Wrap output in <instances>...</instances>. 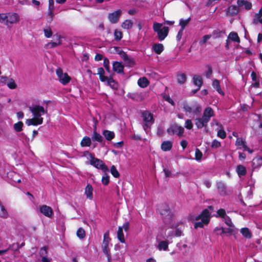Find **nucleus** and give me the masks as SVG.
Returning a JSON list of instances; mask_svg holds the SVG:
<instances>
[{
  "instance_id": "obj_1",
  "label": "nucleus",
  "mask_w": 262,
  "mask_h": 262,
  "mask_svg": "<svg viewBox=\"0 0 262 262\" xmlns=\"http://www.w3.org/2000/svg\"><path fill=\"white\" fill-rule=\"evenodd\" d=\"M83 156L85 157H89V158H90V160L89 161L90 164L92 165L95 168L99 169H101L104 172H106L108 171V168L106 165V164L103 162V161L95 157L94 154L90 152L89 151H85L83 152Z\"/></svg>"
},
{
  "instance_id": "obj_2",
  "label": "nucleus",
  "mask_w": 262,
  "mask_h": 262,
  "mask_svg": "<svg viewBox=\"0 0 262 262\" xmlns=\"http://www.w3.org/2000/svg\"><path fill=\"white\" fill-rule=\"evenodd\" d=\"M105 71L103 68H98L97 74L99 75V79L102 82H107V84L113 90H117L119 87L118 82L115 81L112 76H104Z\"/></svg>"
},
{
  "instance_id": "obj_3",
  "label": "nucleus",
  "mask_w": 262,
  "mask_h": 262,
  "mask_svg": "<svg viewBox=\"0 0 262 262\" xmlns=\"http://www.w3.org/2000/svg\"><path fill=\"white\" fill-rule=\"evenodd\" d=\"M194 219L196 221L201 220V221L196 222L194 223V227L195 229L203 227L204 224H208L210 221L209 210L207 209H204L200 214L195 217Z\"/></svg>"
},
{
  "instance_id": "obj_4",
  "label": "nucleus",
  "mask_w": 262,
  "mask_h": 262,
  "mask_svg": "<svg viewBox=\"0 0 262 262\" xmlns=\"http://www.w3.org/2000/svg\"><path fill=\"white\" fill-rule=\"evenodd\" d=\"M141 117L143 119V128L147 132L155 123L154 115L148 111H144L141 113Z\"/></svg>"
},
{
  "instance_id": "obj_5",
  "label": "nucleus",
  "mask_w": 262,
  "mask_h": 262,
  "mask_svg": "<svg viewBox=\"0 0 262 262\" xmlns=\"http://www.w3.org/2000/svg\"><path fill=\"white\" fill-rule=\"evenodd\" d=\"M159 210L163 222L166 224L170 223L172 220V213L169 206L166 203L162 204L160 206Z\"/></svg>"
},
{
  "instance_id": "obj_6",
  "label": "nucleus",
  "mask_w": 262,
  "mask_h": 262,
  "mask_svg": "<svg viewBox=\"0 0 262 262\" xmlns=\"http://www.w3.org/2000/svg\"><path fill=\"white\" fill-rule=\"evenodd\" d=\"M56 75L60 82L63 85L67 84L71 80V77L67 73H63L62 70L59 68L56 70Z\"/></svg>"
},
{
  "instance_id": "obj_7",
  "label": "nucleus",
  "mask_w": 262,
  "mask_h": 262,
  "mask_svg": "<svg viewBox=\"0 0 262 262\" xmlns=\"http://www.w3.org/2000/svg\"><path fill=\"white\" fill-rule=\"evenodd\" d=\"M30 110L35 118H40L42 115L47 114L48 111L45 110L44 107L39 105H36L30 107Z\"/></svg>"
},
{
  "instance_id": "obj_8",
  "label": "nucleus",
  "mask_w": 262,
  "mask_h": 262,
  "mask_svg": "<svg viewBox=\"0 0 262 262\" xmlns=\"http://www.w3.org/2000/svg\"><path fill=\"white\" fill-rule=\"evenodd\" d=\"M184 129L183 127L178 125H172L167 129V133L170 135L176 134L179 136H182L184 133Z\"/></svg>"
},
{
  "instance_id": "obj_9",
  "label": "nucleus",
  "mask_w": 262,
  "mask_h": 262,
  "mask_svg": "<svg viewBox=\"0 0 262 262\" xmlns=\"http://www.w3.org/2000/svg\"><path fill=\"white\" fill-rule=\"evenodd\" d=\"M39 211L42 214L48 217H52L54 214L52 208L46 205L40 206Z\"/></svg>"
},
{
  "instance_id": "obj_10",
  "label": "nucleus",
  "mask_w": 262,
  "mask_h": 262,
  "mask_svg": "<svg viewBox=\"0 0 262 262\" xmlns=\"http://www.w3.org/2000/svg\"><path fill=\"white\" fill-rule=\"evenodd\" d=\"M121 14V10H117L108 14V19L112 24H116L119 20Z\"/></svg>"
},
{
  "instance_id": "obj_11",
  "label": "nucleus",
  "mask_w": 262,
  "mask_h": 262,
  "mask_svg": "<svg viewBox=\"0 0 262 262\" xmlns=\"http://www.w3.org/2000/svg\"><path fill=\"white\" fill-rule=\"evenodd\" d=\"M19 21V16L16 13H13L12 14L9 13L8 16V19L7 22H5V24L7 26H9V24H13L16 23Z\"/></svg>"
},
{
  "instance_id": "obj_12",
  "label": "nucleus",
  "mask_w": 262,
  "mask_h": 262,
  "mask_svg": "<svg viewBox=\"0 0 262 262\" xmlns=\"http://www.w3.org/2000/svg\"><path fill=\"white\" fill-rule=\"evenodd\" d=\"M208 122L209 121L207 119L203 117L202 118H196L194 119L195 125L198 129H201L203 127L206 128Z\"/></svg>"
},
{
  "instance_id": "obj_13",
  "label": "nucleus",
  "mask_w": 262,
  "mask_h": 262,
  "mask_svg": "<svg viewBox=\"0 0 262 262\" xmlns=\"http://www.w3.org/2000/svg\"><path fill=\"white\" fill-rule=\"evenodd\" d=\"M111 238L109 236V231H106L103 235V241L102 244V250L103 253H107V251H110L108 248L109 242Z\"/></svg>"
},
{
  "instance_id": "obj_14",
  "label": "nucleus",
  "mask_w": 262,
  "mask_h": 262,
  "mask_svg": "<svg viewBox=\"0 0 262 262\" xmlns=\"http://www.w3.org/2000/svg\"><path fill=\"white\" fill-rule=\"evenodd\" d=\"M169 32V28L164 26L161 30L157 32L158 37L160 41L163 40L168 35Z\"/></svg>"
},
{
  "instance_id": "obj_15",
  "label": "nucleus",
  "mask_w": 262,
  "mask_h": 262,
  "mask_svg": "<svg viewBox=\"0 0 262 262\" xmlns=\"http://www.w3.org/2000/svg\"><path fill=\"white\" fill-rule=\"evenodd\" d=\"M214 116V111L211 107H206L204 111L202 117L209 122L211 117Z\"/></svg>"
},
{
  "instance_id": "obj_16",
  "label": "nucleus",
  "mask_w": 262,
  "mask_h": 262,
  "mask_svg": "<svg viewBox=\"0 0 262 262\" xmlns=\"http://www.w3.org/2000/svg\"><path fill=\"white\" fill-rule=\"evenodd\" d=\"M43 122V118H34L27 120L26 124L28 125L36 126L37 125L41 124Z\"/></svg>"
},
{
  "instance_id": "obj_17",
  "label": "nucleus",
  "mask_w": 262,
  "mask_h": 262,
  "mask_svg": "<svg viewBox=\"0 0 262 262\" xmlns=\"http://www.w3.org/2000/svg\"><path fill=\"white\" fill-rule=\"evenodd\" d=\"M124 68V66L120 62L114 61L113 63V69L118 73H123Z\"/></svg>"
},
{
  "instance_id": "obj_18",
  "label": "nucleus",
  "mask_w": 262,
  "mask_h": 262,
  "mask_svg": "<svg viewBox=\"0 0 262 262\" xmlns=\"http://www.w3.org/2000/svg\"><path fill=\"white\" fill-rule=\"evenodd\" d=\"M93 191L92 186L90 184H88L85 188L84 193L86 196V198L90 200H92L93 199Z\"/></svg>"
},
{
  "instance_id": "obj_19",
  "label": "nucleus",
  "mask_w": 262,
  "mask_h": 262,
  "mask_svg": "<svg viewBox=\"0 0 262 262\" xmlns=\"http://www.w3.org/2000/svg\"><path fill=\"white\" fill-rule=\"evenodd\" d=\"M172 147V142L170 141H164L161 144V148L163 151H170Z\"/></svg>"
},
{
  "instance_id": "obj_20",
  "label": "nucleus",
  "mask_w": 262,
  "mask_h": 262,
  "mask_svg": "<svg viewBox=\"0 0 262 262\" xmlns=\"http://www.w3.org/2000/svg\"><path fill=\"white\" fill-rule=\"evenodd\" d=\"M239 9L235 5H231L229 7L227 10V14L229 16H234L238 14Z\"/></svg>"
},
{
  "instance_id": "obj_21",
  "label": "nucleus",
  "mask_w": 262,
  "mask_h": 262,
  "mask_svg": "<svg viewBox=\"0 0 262 262\" xmlns=\"http://www.w3.org/2000/svg\"><path fill=\"white\" fill-rule=\"evenodd\" d=\"M193 84L198 86V90H200L201 88L203 82L202 77L197 75H195L193 77Z\"/></svg>"
},
{
  "instance_id": "obj_22",
  "label": "nucleus",
  "mask_w": 262,
  "mask_h": 262,
  "mask_svg": "<svg viewBox=\"0 0 262 262\" xmlns=\"http://www.w3.org/2000/svg\"><path fill=\"white\" fill-rule=\"evenodd\" d=\"M137 83L138 85L142 88H146L149 84V81L148 80L147 78L145 77L140 78L138 79Z\"/></svg>"
},
{
  "instance_id": "obj_23",
  "label": "nucleus",
  "mask_w": 262,
  "mask_h": 262,
  "mask_svg": "<svg viewBox=\"0 0 262 262\" xmlns=\"http://www.w3.org/2000/svg\"><path fill=\"white\" fill-rule=\"evenodd\" d=\"M236 171L239 177L245 176L247 173L246 168L243 165H237L236 168Z\"/></svg>"
},
{
  "instance_id": "obj_24",
  "label": "nucleus",
  "mask_w": 262,
  "mask_h": 262,
  "mask_svg": "<svg viewBox=\"0 0 262 262\" xmlns=\"http://www.w3.org/2000/svg\"><path fill=\"white\" fill-rule=\"evenodd\" d=\"M212 86L214 89H215L217 92L222 95H224V92L222 90L221 85H220V81L217 79H214L212 81Z\"/></svg>"
},
{
  "instance_id": "obj_25",
  "label": "nucleus",
  "mask_w": 262,
  "mask_h": 262,
  "mask_svg": "<svg viewBox=\"0 0 262 262\" xmlns=\"http://www.w3.org/2000/svg\"><path fill=\"white\" fill-rule=\"evenodd\" d=\"M152 49L155 53L160 54L164 50V46L162 43H154Z\"/></svg>"
},
{
  "instance_id": "obj_26",
  "label": "nucleus",
  "mask_w": 262,
  "mask_h": 262,
  "mask_svg": "<svg viewBox=\"0 0 262 262\" xmlns=\"http://www.w3.org/2000/svg\"><path fill=\"white\" fill-rule=\"evenodd\" d=\"M215 231H221V233L217 232V234L222 235L223 233H229L230 235H231L233 232V229L231 228H228L226 229L224 228L223 227H216L214 229Z\"/></svg>"
},
{
  "instance_id": "obj_27",
  "label": "nucleus",
  "mask_w": 262,
  "mask_h": 262,
  "mask_svg": "<svg viewBox=\"0 0 262 262\" xmlns=\"http://www.w3.org/2000/svg\"><path fill=\"white\" fill-rule=\"evenodd\" d=\"M102 135L108 141L112 140L115 137V133L113 132L108 130H104L102 132Z\"/></svg>"
},
{
  "instance_id": "obj_28",
  "label": "nucleus",
  "mask_w": 262,
  "mask_h": 262,
  "mask_svg": "<svg viewBox=\"0 0 262 262\" xmlns=\"http://www.w3.org/2000/svg\"><path fill=\"white\" fill-rule=\"evenodd\" d=\"M92 144L91 138L88 136H84L80 142V145L82 147H89Z\"/></svg>"
},
{
  "instance_id": "obj_29",
  "label": "nucleus",
  "mask_w": 262,
  "mask_h": 262,
  "mask_svg": "<svg viewBox=\"0 0 262 262\" xmlns=\"http://www.w3.org/2000/svg\"><path fill=\"white\" fill-rule=\"evenodd\" d=\"M228 39H231L232 41L239 43L240 42V38L236 32H231L229 33Z\"/></svg>"
},
{
  "instance_id": "obj_30",
  "label": "nucleus",
  "mask_w": 262,
  "mask_h": 262,
  "mask_svg": "<svg viewBox=\"0 0 262 262\" xmlns=\"http://www.w3.org/2000/svg\"><path fill=\"white\" fill-rule=\"evenodd\" d=\"M91 138L93 141H97L98 142H102V140H103L102 136L100 134L98 133L96 131V130H95L94 131Z\"/></svg>"
},
{
  "instance_id": "obj_31",
  "label": "nucleus",
  "mask_w": 262,
  "mask_h": 262,
  "mask_svg": "<svg viewBox=\"0 0 262 262\" xmlns=\"http://www.w3.org/2000/svg\"><path fill=\"white\" fill-rule=\"evenodd\" d=\"M216 187L220 194H224L226 193V187L225 184L222 182L216 183Z\"/></svg>"
},
{
  "instance_id": "obj_32",
  "label": "nucleus",
  "mask_w": 262,
  "mask_h": 262,
  "mask_svg": "<svg viewBox=\"0 0 262 262\" xmlns=\"http://www.w3.org/2000/svg\"><path fill=\"white\" fill-rule=\"evenodd\" d=\"M133 22L130 19H126L121 24V27L124 29L128 30L133 27Z\"/></svg>"
},
{
  "instance_id": "obj_33",
  "label": "nucleus",
  "mask_w": 262,
  "mask_h": 262,
  "mask_svg": "<svg viewBox=\"0 0 262 262\" xmlns=\"http://www.w3.org/2000/svg\"><path fill=\"white\" fill-rule=\"evenodd\" d=\"M117 238L121 243H125V239L124 237V234L122 230V227H118V230L117 231Z\"/></svg>"
},
{
  "instance_id": "obj_34",
  "label": "nucleus",
  "mask_w": 262,
  "mask_h": 262,
  "mask_svg": "<svg viewBox=\"0 0 262 262\" xmlns=\"http://www.w3.org/2000/svg\"><path fill=\"white\" fill-rule=\"evenodd\" d=\"M241 232L242 235L247 238H250L252 237V233L248 228H243L241 229Z\"/></svg>"
},
{
  "instance_id": "obj_35",
  "label": "nucleus",
  "mask_w": 262,
  "mask_h": 262,
  "mask_svg": "<svg viewBox=\"0 0 262 262\" xmlns=\"http://www.w3.org/2000/svg\"><path fill=\"white\" fill-rule=\"evenodd\" d=\"M158 247L159 250L163 249L164 251H166L168 248V243L166 241H161L159 243Z\"/></svg>"
},
{
  "instance_id": "obj_36",
  "label": "nucleus",
  "mask_w": 262,
  "mask_h": 262,
  "mask_svg": "<svg viewBox=\"0 0 262 262\" xmlns=\"http://www.w3.org/2000/svg\"><path fill=\"white\" fill-rule=\"evenodd\" d=\"M262 165V157H258L253 159L252 166L254 168L259 166Z\"/></svg>"
},
{
  "instance_id": "obj_37",
  "label": "nucleus",
  "mask_w": 262,
  "mask_h": 262,
  "mask_svg": "<svg viewBox=\"0 0 262 262\" xmlns=\"http://www.w3.org/2000/svg\"><path fill=\"white\" fill-rule=\"evenodd\" d=\"M262 16V8H261L258 12L254 15V18L253 19V23L255 25H257L258 23V20L259 19L261 18Z\"/></svg>"
},
{
  "instance_id": "obj_38",
  "label": "nucleus",
  "mask_w": 262,
  "mask_h": 262,
  "mask_svg": "<svg viewBox=\"0 0 262 262\" xmlns=\"http://www.w3.org/2000/svg\"><path fill=\"white\" fill-rule=\"evenodd\" d=\"M123 61L124 62L125 64L127 67H133L136 64L134 58H133L132 57H129L128 56L127 57V59L126 60Z\"/></svg>"
},
{
  "instance_id": "obj_39",
  "label": "nucleus",
  "mask_w": 262,
  "mask_h": 262,
  "mask_svg": "<svg viewBox=\"0 0 262 262\" xmlns=\"http://www.w3.org/2000/svg\"><path fill=\"white\" fill-rule=\"evenodd\" d=\"M23 122L20 121L14 124L13 128L16 132H20L23 130Z\"/></svg>"
},
{
  "instance_id": "obj_40",
  "label": "nucleus",
  "mask_w": 262,
  "mask_h": 262,
  "mask_svg": "<svg viewBox=\"0 0 262 262\" xmlns=\"http://www.w3.org/2000/svg\"><path fill=\"white\" fill-rule=\"evenodd\" d=\"M178 82L180 84L184 83L186 80V75L184 74H180L177 75Z\"/></svg>"
},
{
  "instance_id": "obj_41",
  "label": "nucleus",
  "mask_w": 262,
  "mask_h": 262,
  "mask_svg": "<svg viewBox=\"0 0 262 262\" xmlns=\"http://www.w3.org/2000/svg\"><path fill=\"white\" fill-rule=\"evenodd\" d=\"M110 172L113 176L116 178H119L120 173L114 165H112L111 167Z\"/></svg>"
},
{
  "instance_id": "obj_42",
  "label": "nucleus",
  "mask_w": 262,
  "mask_h": 262,
  "mask_svg": "<svg viewBox=\"0 0 262 262\" xmlns=\"http://www.w3.org/2000/svg\"><path fill=\"white\" fill-rule=\"evenodd\" d=\"M54 10H48L47 18V21L48 23H51L53 20L54 16Z\"/></svg>"
},
{
  "instance_id": "obj_43",
  "label": "nucleus",
  "mask_w": 262,
  "mask_h": 262,
  "mask_svg": "<svg viewBox=\"0 0 262 262\" xmlns=\"http://www.w3.org/2000/svg\"><path fill=\"white\" fill-rule=\"evenodd\" d=\"M48 248L47 246H44L40 248L39 254L40 256L42 258L44 257H47L48 255Z\"/></svg>"
},
{
  "instance_id": "obj_44",
  "label": "nucleus",
  "mask_w": 262,
  "mask_h": 262,
  "mask_svg": "<svg viewBox=\"0 0 262 262\" xmlns=\"http://www.w3.org/2000/svg\"><path fill=\"white\" fill-rule=\"evenodd\" d=\"M114 36L115 39L116 41H119L122 38V32L118 30L117 29H116L114 31Z\"/></svg>"
},
{
  "instance_id": "obj_45",
  "label": "nucleus",
  "mask_w": 262,
  "mask_h": 262,
  "mask_svg": "<svg viewBox=\"0 0 262 262\" xmlns=\"http://www.w3.org/2000/svg\"><path fill=\"white\" fill-rule=\"evenodd\" d=\"M182 108L183 110L186 113H191L192 112V107L190 105H189L186 102H184L183 103Z\"/></svg>"
},
{
  "instance_id": "obj_46",
  "label": "nucleus",
  "mask_w": 262,
  "mask_h": 262,
  "mask_svg": "<svg viewBox=\"0 0 262 262\" xmlns=\"http://www.w3.org/2000/svg\"><path fill=\"white\" fill-rule=\"evenodd\" d=\"M190 20V18H188L187 19H180L179 22V25L181 26V29L182 30H184L185 27L188 25L189 21Z\"/></svg>"
},
{
  "instance_id": "obj_47",
  "label": "nucleus",
  "mask_w": 262,
  "mask_h": 262,
  "mask_svg": "<svg viewBox=\"0 0 262 262\" xmlns=\"http://www.w3.org/2000/svg\"><path fill=\"white\" fill-rule=\"evenodd\" d=\"M76 235L79 238H83L85 236V232L82 228L80 227L77 230Z\"/></svg>"
},
{
  "instance_id": "obj_48",
  "label": "nucleus",
  "mask_w": 262,
  "mask_h": 262,
  "mask_svg": "<svg viewBox=\"0 0 262 262\" xmlns=\"http://www.w3.org/2000/svg\"><path fill=\"white\" fill-rule=\"evenodd\" d=\"M245 142L241 138H237L235 145L238 147V148L241 149L243 145H245Z\"/></svg>"
},
{
  "instance_id": "obj_49",
  "label": "nucleus",
  "mask_w": 262,
  "mask_h": 262,
  "mask_svg": "<svg viewBox=\"0 0 262 262\" xmlns=\"http://www.w3.org/2000/svg\"><path fill=\"white\" fill-rule=\"evenodd\" d=\"M203 154L199 148H196L195 150V159L196 161H200L202 158Z\"/></svg>"
},
{
  "instance_id": "obj_50",
  "label": "nucleus",
  "mask_w": 262,
  "mask_h": 262,
  "mask_svg": "<svg viewBox=\"0 0 262 262\" xmlns=\"http://www.w3.org/2000/svg\"><path fill=\"white\" fill-rule=\"evenodd\" d=\"M103 66L106 69V71L108 72H110V61L109 59L107 57H104L103 59Z\"/></svg>"
},
{
  "instance_id": "obj_51",
  "label": "nucleus",
  "mask_w": 262,
  "mask_h": 262,
  "mask_svg": "<svg viewBox=\"0 0 262 262\" xmlns=\"http://www.w3.org/2000/svg\"><path fill=\"white\" fill-rule=\"evenodd\" d=\"M211 37V35L208 34L204 35L202 39L200 40L199 44L200 45L202 46L205 43H206L208 39H209Z\"/></svg>"
},
{
  "instance_id": "obj_52",
  "label": "nucleus",
  "mask_w": 262,
  "mask_h": 262,
  "mask_svg": "<svg viewBox=\"0 0 262 262\" xmlns=\"http://www.w3.org/2000/svg\"><path fill=\"white\" fill-rule=\"evenodd\" d=\"M102 183L105 185H107L110 183V177L107 174H105V176H103L101 179Z\"/></svg>"
},
{
  "instance_id": "obj_53",
  "label": "nucleus",
  "mask_w": 262,
  "mask_h": 262,
  "mask_svg": "<svg viewBox=\"0 0 262 262\" xmlns=\"http://www.w3.org/2000/svg\"><path fill=\"white\" fill-rule=\"evenodd\" d=\"M7 86L10 89H14L16 88L17 85L13 79H11L7 83Z\"/></svg>"
},
{
  "instance_id": "obj_54",
  "label": "nucleus",
  "mask_w": 262,
  "mask_h": 262,
  "mask_svg": "<svg viewBox=\"0 0 262 262\" xmlns=\"http://www.w3.org/2000/svg\"><path fill=\"white\" fill-rule=\"evenodd\" d=\"M8 14L0 13V23H5L8 19Z\"/></svg>"
},
{
  "instance_id": "obj_55",
  "label": "nucleus",
  "mask_w": 262,
  "mask_h": 262,
  "mask_svg": "<svg viewBox=\"0 0 262 262\" xmlns=\"http://www.w3.org/2000/svg\"><path fill=\"white\" fill-rule=\"evenodd\" d=\"M43 31L46 37L50 38L52 36L53 32L50 28L44 29Z\"/></svg>"
},
{
  "instance_id": "obj_56",
  "label": "nucleus",
  "mask_w": 262,
  "mask_h": 262,
  "mask_svg": "<svg viewBox=\"0 0 262 262\" xmlns=\"http://www.w3.org/2000/svg\"><path fill=\"white\" fill-rule=\"evenodd\" d=\"M162 24L158 23H155L153 25V30L155 32H158L161 30Z\"/></svg>"
},
{
  "instance_id": "obj_57",
  "label": "nucleus",
  "mask_w": 262,
  "mask_h": 262,
  "mask_svg": "<svg viewBox=\"0 0 262 262\" xmlns=\"http://www.w3.org/2000/svg\"><path fill=\"white\" fill-rule=\"evenodd\" d=\"M185 127L188 129H191L193 127L192 121L190 119H187L185 121Z\"/></svg>"
},
{
  "instance_id": "obj_58",
  "label": "nucleus",
  "mask_w": 262,
  "mask_h": 262,
  "mask_svg": "<svg viewBox=\"0 0 262 262\" xmlns=\"http://www.w3.org/2000/svg\"><path fill=\"white\" fill-rule=\"evenodd\" d=\"M217 135L219 137L222 139H225L226 137V133L223 129H220L217 133Z\"/></svg>"
},
{
  "instance_id": "obj_59",
  "label": "nucleus",
  "mask_w": 262,
  "mask_h": 262,
  "mask_svg": "<svg viewBox=\"0 0 262 262\" xmlns=\"http://www.w3.org/2000/svg\"><path fill=\"white\" fill-rule=\"evenodd\" d=\"M217 214L219 216L224 218L226 215V211L224 209L221 208L217 211Z\"/></svg>"
},
{
  "instance_id": "obj_60",
  "label": "nucleus",
  "mask_w": 262,
  "mask_h": 262,
  "mask_svg": "<svg viewBox=\"0 0 262 262\" xmlns=\"http://www.w3.org/2000/svg\"><path fill=\"white\" fill-rule=\"evenodd\" d=\"M61 44H62L61 41H59L58 42L51 41V42L48 43V45L49 46H50V48H55V47L58 46V45H60Z\"/></svg>"
},
{
  "instance_id": "obj_61",
  "label": "nucleus",
  "mask_w": 262,
  "mask_h": 262,
  "mask_svg": "<svg viewBox=\"0 0 262 262\" xmlns=\"http://www.w3.org/2000/svg\"><path fill=\"white\" fill-rule=\"evenodd\" d=\"M225 223V224L230 227H232L233 226L232 222L231 219L228 216H226L224 217Z\"/></svg>"
},
{
  "instance_id": "obj_62",
  "label": "nucleus",
  "mask_w": 262,
  "mask_h": 262,
  "mask_svg": "<svg viewBox=\"0 0 262 262\" xmlns=\"http://www.w3.org/2000/svg\"><path fill=\"white\" fill-rule=\"evenodd\" d=\"M221 146V142L217 140H214L211 143L212 148H218Z\"/></svg>"
},
{
  "instance_id": "obj_63",
  "label": "nucleus",
  "mask_w": 262,
  "mask_h": 262,
  "mask_svg": "<svg viewBox=\"0 0 262 262\" xmlns=\"http://www.w3.org/2000/svg\"><path fill=\"white\" fill-rule=\"evenodd\" d=\"M208 71L206 72V76L207 78H209L212 74V67L210 66H208Z\"/></svg>"
},
{
  "instance_id": "obj_64",
  "label": "nucleus",
  "mask_w": 262,
  "mask_h": 262,
  "mask_svg": "<svg viewBox=\"0 0 262 262\" xmlns=\"http://www.w3.org/2000/svg\"><path fill=\"white\" fill-rule=\"evenodd\" d=\"M127 97L132 99V100H136L138 97V95L134 93H128L127 94Z\"/></svg>"
}]
</instances>
